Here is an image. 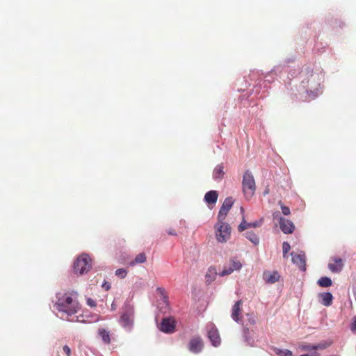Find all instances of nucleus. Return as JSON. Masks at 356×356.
Returning <instances> with one entry per match:
<instances>
[{
	"label": "nucleus",
	"instance_id": "30",
	"mask_svg": "<svg viewBox=\"0 0 356 356\" xmlns=\"http://www.w3.org/2000/svg\"><path fill=\"white\" fill-rule=\"evenodd\" d=\"M281 209H282V212L284 215H285V216L290 215L291 211H290L289 207L284 206V205H281Z\"/></svg>",
	"mask_w": 356,
	"mask_h": 356
},
{
	"label": "nucleus",
	"instance_id": "20",
	"mask_svg": "<svg viewBox=\"0 0 356 356\" xmlns=\"http://www.w3.org/2000/svg\"><path fill=\"white\" fill-rule=\"evenodd\" d=\"M225 175L224 166L222 164L218 165L213 170V177L215 180H221Z\"/></svg>",
	"mask_w": 356,
	"mask_h": 356
},
{
	"label": "nucleus",
	"instance_id": "12",
	"mask_svg": "<svg viewBox=\"0 0 356 356\" xmlns=\"http://www.w3.org/2000/svg\"><path fill=\"white\" fill-rule=\"evenodd\" d=\"M280 227L284 234H291L295 229L293 223L284 218H281L280 220Z\"/></svg>",
	"mask_w": 356,
	"mask_h": 356
},
{
	"label": "nucleus",
	"instance_id": "27",
	"mask_svg": "<svg viewBox=\"0 0 356 356\" xmlns=\"http://www.w3.org/2000/svg\"><path fill=\"white\" fill-rule=\"evenodd\" d=\"M276 354L280 356H291L292 352L289 350L285 349V350H280L277 349L275 351Z\"/></svg>",
	"mask_w": 356,
	"mask_h": 356
},
{
	"label": "nucleus",
	"instance_id": "17",
	"mask_svg": "<svg viewBox=\"0 0 356 356\" xmlns=\"http://www.w3.org/2000/svg\"><path fill=\"white\" fill-rule=\"evenodd\" d=\"M263 276L265 281L270 284H274L277 282L280 279V275L277 271H266L264 273Z\"/></svg>",
	"mask_w": 356,
	"mask_h": 356
},
{
	"label": "nucleus",
	"instance_id": "39",
	"mask_svg": "<svg viewBox=\"0 0 356 356\" xmlns=\"http://www.w3.org/2000/svg\"><path fill=\"white\" fill-rule=\"evenodd\" d=\"M76 321H81V320H79V319H78V318H77V320H76Z\"/></svg>",
	"mask_w": 356,
	"mask_h": 356
},
{
	"label": "nucleus",
	"instance_id": "31",
	"mask_svg": "<svg viewBox=\"0 0 356 356\" xmlns=\"http://www.w3.org/2000/svg\"><path fill=\"white\" fill-rule=\"evenodd\" d=\"M263 222V220L260 219L259 221H255L254 222H250L248 225H250V227H257L261 225Z\"/></svg>",
	"mask_w": 356,
	"mask_h": 356
},
{
	"label": "nucleus",
	"instance_id": "26",
	"mask_svg": "<svg viewBox=\"0 0 356 356\" xmlns=\"http://www.w3.org/2000/svg\"><path fill=\"white\" fill-rule=\"evenodd\" d=\"M248 224H250V222H248L244 217L243 218V220L242 222H241V224L238 225V230L239 232H243L244 231L245 229H248V228H250V225H248Z\"/></svg>",
	"mask_w": 356,
	"mask_h": 356
},
{
	"label": "nucleus",
	"instance_id": "18",
	"mask_svg": "<svg viewBox=\"0 0 356 356\" xmlns=\"http://www.w3.org/2000/svg\"><path fill=\"white\" fill-rule=\"evenodd\" d=\"M97 334L104 343L109 344L111 342V334L109 330L102 327L98 330Z\"/></svg>",
	"mask_w": 356,
	"mask_h": 356
},
{
	"label": "nucleus",
	"instance_id": "34",
	"mask_svg": "<svg viewBox=\"0 0 356 356\" xmlns=\"http://www.w3.org/2000/svg\"><path fill=\"white\" fill-rule=\"evenodd\" d=\"M87 304H88V305H89L91 307H93L96 306L95 301L94 300H92V298H88L87 300Z\"/></svg>",
	"mask_w": 356,
	"mask_h": 356
},
{
	"label": "nucleus",
	"instance_id": "3",
	"mask_svg": "<svg viewBox=\"0 0 356 356\" xmlns=\"http://www.w3.org/2000/svg\"><path fill=\"white\" fill-rule=\"evenodd\" d=\"M215 235L218 242L223 243L228 241L231 235V227L225 220H218L214 226Z\"/></svg>",
	"mask_w": 356,
	"mask_h": 356
},
{
	"label": "nucleus",
	"instance_id": "24",
	"mask_svg": "<svg viewBox=\"0 0 356 356\" xmlns=\"http://www.w3.org/2000/svg\"><path fill=\"white\" fill-rule=\"evenodd\" d=\"M246 238L249 239L254 245H257L259 242V238L256 234L252 232H246Z\"/></svg>",
	"mask_w": 356,
	"mask_h": 356
},
{
	"label": "nucleus",
	"instance_id": "14",
	"mask_svg": "<svg viewBox=\"0 0 356 356\" xmlns=\"http://www.w3.org/2000/svg\"><path fill=\"white\" fill-rule=\"evenodd\" d=\"M242 305L243 302L242 300H238L235 302L234 305L232 309V318L234 321L236 322H238L240 320V315L241 314L242 312Z\"/></svg>",
	"mask_w": 356,
	"mask_h": 356
},
{
	"label": "nucleus",
	"instance_id": "32",
	"mask_svg": "<svg viewBox=\"0 0 356 356\" xmlns=\"http://www.w3.org/2000/svg\"><path fill=\"white\" fill-rule=\"evenodd\" d=\"M350 330L353 332H356V316H354L352 319Z\"/></svg>",
	"mask_w": 356,
	"mask_h": 356
},
{
	"label": "nucleus",
	"instance_id": "36",
	"mask_svg": "<svg viewBox=\"0 0 356 356\" xmlns=\"http://www.w3.org/2000/svg\"><path fill=\"white\" fill-rule=\"evenodd\" d=\"M167 232H168V234L169 235H172V236H176L177 235V233L175 232V231L173 229H169L167 231Z\"/></svg>",
	"mask_w": 356,
	"mask_h": 356
},
{
	"label": "nucleus",
	"instance_id": "28",
	"mask_svg": "<svg viewBox=\"0 0 356 356\" xmlns=\"http://www.w3.org/2000/svg\"><path fill=\"white\" fill-rule=\"evenodd\" d=\"M127 275V270L124 268H120L116 270L115 275L120 278H124Z\"/></svg>",
	"mask_w": 356,
	"mask_h": 356
},
{
	"label": "nucleus",
	"instance_id": "8",
	"mask_svg": "<svg viewBox=\"0 0 356 356\" xmlns=\"http://www.w3.org/2000/svg\"><path fill=\"white\" fill-rule=\"evenodd\" d=\"M204 346L202 339L200 337H194L190 339L188 345V350L195 354L202 351Z\"/></svg>",
	"mask_w": 356,
	"mask_h": 356
},
{
	"label": "nucleus",
	"instance_id": "6",
	"mask_svg": "<svg viewBox=\"0 0 356 356\" xmlns=\"http://www.w3.org/2000/svg\"><path fill=\"white\" fill-rule=\"evenodd\" d=\"M120 323L123 327L129 330L131 329L134 323V309L132 307H127L124 309L120 316Z\"/></svg>",
	"mask_w": 356,
	"mask_h": 356
},
{
	"label": "nucleus",
	"instance_id": "25",
	"mask_svg": "<svg viewBox=\"0 0 356 356\" xmlns=\"http://www.w3.org/2000/svg\"><path fill=\"white\" fill-rule=\"evenodd\" d=\"M330 344L325 343H319L317 346H305L303 347V349L305 350H317V349H325L329 346Z\"/></svg>",
	"mask_w": 356,
	"mask_h": 356
},
{
	"label": "nucleus",
	"instance_id": "15",
	"mask_svg": "<svg viewBox=\"0 0 356 356\" xmlns=\"http://www.w3.org/2000/svg\"><path fill=\"white\" fill-rule=\"evenodd\" d=\"M320 302L325 307H330L332 304L333 296L330 292L320 293L318 295Z\"/></svg>",
	"mask_w": 356,
	"mask_h": 356
},
{
	"label": "nucleus",
	"instance_id": "22",
	"mask_svg": "<svg viewBox=\"0 0 356 356\" xmlns=\"http://www.w3.org/2000/svg\"><path fill=\"white\" fill-rule=\"evenodd\" d=\"M317 284L321 287H329L332 284V281L328 277H322L317 281Z\"/></svg>",
	"mask_w": 356,
	"mask_h": 356
},
{
	"label": "nucleus",
	"instance_id": "13",
	"mask_svg": "<svg viewBox=\"0 0 356 356\" xmlns=\"http://www.w3.org/2000/svg\"><path fill=\"white\" fill-rule=\"evenodd\" d=\"M292 255V261L296 264L300 270H306V261H305V256L303 254H293L291 253Z\"/></svg>",
	"mask_w": 356,
	"mask_h": 356
},
{
	"label": "nucleus",
	"instance_id": "29",
	"mask_svg": "<svg viewBox=\"0 0 356 356\" xmlns=\"http://www.w3.org/2000/svg\"><path fill=\"white\" fill-rule=\"evenodd\" d=\"M282 248H283V255H284V257H285L286 254H287V252L290 250L291 246H290L289 243H288L287 242H284L283 245H282Z\"/></svg>",
	"mask_w": 356,
	"mask_h": 356
},
{
	"label": "nucleus",
	"instance_id": "19",
	"mask_svg": "<svg viewBox=\"0 0 356 356\" xmlns=\"http://www.w3.org/2000/svg\"><path fill=\"white\" fill-rule=\"evenodd\" d=\"M218 197V193L216 191H210L204 195V201L208 204H214L216 203Z\"/></svg>",
	"mask_w": 356,
	"mask_h": 356
},
{
	"label": "nucleus",
	"instance_id": "4",
	"mask_svg": "<svg viewBox=\"0 0 356 356\" xmlns=\"http://www.w3.org/2000/svg\"><path fill=\"white\" fill-rule=\"evenodd\" d=\"M92 266V260L88 254H82L74 263V270L76 274L83 275L88 273Z\"/></svg>",
	"mask_w": 356,
	"mask_h": 356
},
{
	"label": "nucleus",
	"instance_id": "37",
	"mask_svg": "<svg viewBox=\"0 0 356 356\" xmlns=\"http://www.w3.org/2000/svg\"><path fill=\"white\" fill-rule=\"evenodd\" d=\"M268 193H269V189L267 188L265 190V191L264 192V195H267V194H268Z\"/></svg>",
	"mask_w": 356,
	"mask_h": 356
},
{
	"label": "nucleus",
	"instance_id": "21",
	"mask_svg": "<svg viewBox=\"0 0 356 356\" xmlns=\"http://www.w3.org/2000/svg\"><path fill=\"white\" fill-rule=\"evenodd\" d=\"M147 261V257L144 252H141L136 255L135 259L129 262V266H134L138 264H143Z\"/></svg>",
	"mask_w": 356,
	"mask_h": 356
},
{
	"label": "nucleus",
	"instance_id": "16",
	"mask_svg": "<svg viewBox=\"0 0 356 356\" xmlns=\"http://www.w3.org/2000/svg\"><path fill=\"white\" fill-rule=\"evenodd\" d=\"M218 272L217 269L215 266H211L208 269L205 274V282L207 284H210L213 281H215Z\"/></svg>",
	"mask_w": 356,
	"mask_h": 356
},
{
	"label": "nucleus",
	"instance_id": "35",
	"mask_svg": "<svg viewBox=\"0 0 356 356\" xmlns=\"http://www.w3.org/2000/svg\"><path fill=\"white\" fill-rule=\"evenodd\" d=\"M102 287L106 290V291H108L110 289H111V284L108 282H104L103 284H102Z\"/></svg>",
	"mask_w": 356,
	"mask_h": 356
},
{
	"label": "nucleus",
	"instance_id": "9",
	"mask_svg": "<svg viewBox=\"0 0 356 356\" xmlns=\"http://www.w3.org/2000/svg\"><path fill=\"white\" fill-rule=\"evenodd\" d=\"M160 330L165 333H172L175 330V321L171 318H165L160 325Z\"/></svg>",
	"mask_w": 356,
	"mask_h": 356
},
{
	"label": "nucleus",
	"instance_id": "11",
	"mask_svg": "<svg viewBox=\"0 0 356 356\" xmlns=\"http://www.w3.org/2000/svg\"><path fill=\"white\" fill-rule=\"evenodd\" d=\"M331 261L332 262L328 264L330 270L332 273H339L343 267V260L341 258L333 257Z\"/></svg>",
	"mask_w": 356,
	"mask_h": 356
},
{
	"label": "nucleus",
	"instance_id": "33",
	"mask_svg": "<svg viewBox=\"0 0 356 356\" xmlns=\"http://www.w3.org/2000/svg\"><path fill=\"white\" fill-rule=\"evenodd\" d=\"M63 350L66 355V356H71V349L68 346H64L63 348Z\"/></svg>",
	"mask_w": 356,
	"mask_h": 356
},
{
	"label": "nucleus",
	"instance_id": "7",
	"mask_svg": "<svg viewBox=\"0 0 356 356\" xmlns=\"http://www.w3.org/2000/svg\"><path fill=\"white\" fill-rule=\"evenodd\" d=\"M234 200L231 197H227L225 200L218 215L217 218L218 220H225L228 212L229 211V210L231 209L234 204Z\"/></svg>",
	"mask_w": 356,
	"mask_h": 356
},
{
	"label": "nucleus",
	"instance_id": "23",
	"mask_svg": "<svg viewBox=\"0 0 356 356\" xmlns=\"http://www.w3.org/2000/svg\"><path fill=\"white\" fill-rule=\"evenodd\" d=\"M156 291H157L158 294L160 296V298L163 300V302L165 304H168V296L167 295V293H166L165 289L163 287H158L156 289Z\"/></svg>",
	"mask_w": 356,
	"mask_h": 356
},
{
	"label": "nucleus",
	"instance_id": "5",
	"mask_svg": "<svg viewBox=\"0 0 356 356\" xmlns=\"http://www.w3.org/2000/svg\"><path fill=\"white\" fill-rule=\"evenodd\" d=\"M243 264L237 257H231L223 266V269L218 273L220 277H225L231 275L234 271H239L242 268Z\"/></svg>",
	"mask_w": 356,
	"mask_h": 356
},
{
	"label": "nucleus",
	"instance_id": "10",
	"mask_svg": "<svg viewBox=\"0 0 356 356\" xmlns=\"http://www.w3.org/2000/svg\"><path fill=\"white\" fill-rule=\"evenodd\" d=\"M208 337L213 346H218L220 343V337L217 328L213 325H211V328L208 331Z\"/></svg>",
	"mask_w": 356,
	"mask_h": 356
},
{
	"label": "nucleus",
	"instance_id": "38",
	"mask_svg": "<svg viewBox=\"0 0 356 356\" xmlns=\"http://www.w3.org/2000/svg\"><path fill=\"white\" fill-rule=\"evenodd\" d=\"M241 211H242V212H243V211H244V209H243V207H241Z\"/></svg>",
	"mask_w": 356,
	"mask_h": 356
},
{
	"label": "nucleus",
	"instance_id": "2",
	"mask_svg": "<svg viewBox=\"0 0 356 356\" xmlns=\"http://www.w3.org/2000/svg\"><path fill=\"white\" fill-rule=\"evenodd\" d=\"M242 190L247 200H250L254 195L256 184L254 178L250 170H246L243 176Z\"/></svg>",
	"mask_w": 356,
	"mask_h": 356
},
{
	"label": "nucleus",
	"instance_id": "1",
	"mask_svg": "<svg viewBox=\"0 0 356 356\" xmlns=\"http://www.w3.org/2000/svg\"><path fill=\"white\" fill-rule=\"evenodd\" d=\"M77 298V293L74 291L60 295L56 302V309L58 312L65 313L67 316L77 313L81 308Z\"/></svg>",
	"mask_w": 356,
	"mask_h": 356
}]
</instances>
